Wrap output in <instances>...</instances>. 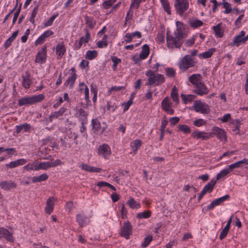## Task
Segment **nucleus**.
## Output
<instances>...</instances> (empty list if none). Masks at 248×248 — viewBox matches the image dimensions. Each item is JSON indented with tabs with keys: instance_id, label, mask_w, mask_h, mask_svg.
Segmentation results:
<instances>
[{
	"instance_id": "nucleus-1",
	"label": "nucleus",
	"mask_w": 248,
	"mask_h": 248,
	"mask_svg": "<svg viewBox=\"0 0 248 248\" xmlns=\"http://www.w3.org/2000/svg\"><path fill=\"white\" fill-rule=\"evenodd\" d=\"M177 29L173 34L167 32V46L169 48H180L184 42V39L187 36L184 24L180 21L176 22Z\"/></svg>"
},
{
	"instance_id": "nucleus-2",
	"label": "nucleus",
	"mask_w": 248,
	"mask_h": 248,
	"mask_svg": "<svg viewBox=\"0 0 248 248\" xmlns=\"http://www.w3.org/2000/svg\"><path fill=\"white\" fill-rule=\"evenodd\" d=\"M145 75L148 77L146 83L147 85L158 86L165 81V78L163 75L155 74L150 70L147 71Z\"/></svg>"
},
{
	"instance_id": "nucleus-3",
	"label": "nucleus",
	"mask_w": 248,
	"mask_h": 248,
	"mask_svg": "<svg viewBox=\"0 0 248 248\" xmlns=\"http://www.w3.org/2000/svg\"><path fill=\"white\" fill-rule=\"evenodd\" d=\"M44 98L45 96L43 94L35 95L30 97H24L18 100V104L19 106L32 105L42 101Z\"/></svg>"
},
{
	"instance_id": "nucleus-4",
	"label": "nucleus",
	"mask_w": 248,
	"mask_h": 248,
	"mask_svg": "<svg viewBox=\"0 0 248 248\" xmlns=\"http://www.w3.org/2000/svg\"><path fill=\"white\" fill-rule=\"evenodd\" d=\"M188 0H175L174 8L176 13L180 16L183 14L189 8Z\"/></svg>"
},
{
	"instance_id": "nucleus-5",
	"label": "nucleus",
	"mask_w": 248,
	"mask_h": 248,
	"mask_svg": "<svg viewBox=\"0 0 248 248\" xmlns=\"http://www.w3.org/2000/svg\"><path fill=\"white\" fill-rule=\"evenodd\" d=\"M194 61L189 55H186L183 58L179 63L180 69L186 71L188 68L194 65Z\"/></svg>"
},
{
	"instance_id": "nucleus-6",
	"label": "nucleus",
	"mask_w": 248,
	"mask_h": 248,
	"mask_svg": "<svg viewBox=\"0 0 248 248\" xmlns=\"http://www.w3.org/2000/svg\"><path fill=\"white\" fill-rule=\"evenodd\" d=\"M194 108L197 112L202 114H207L210 112L209 106L201 100H197L194 103Z\"/></svg>"
},
{
	"instance_id": "nucleus-7",
	"label": "nucleus",
	"mask_w": 248,
	"mask_h": 248,
	"mask_svg": "<svg viewBox=\"0 0 248 248\" xmlns=\"http://www.w3.org/2000/svg\"><path fill=\"white\" fill-rule=\"evenodd\" d=\"M132 227L130 223L128 221L124 222L120 233V235L126 239H129V236L132 233Z\"/></svg>"
},
{
	"instance_id": "nucleus-8",
	"label": "nucleus",
	"mask_w": 248,
	"mask_h": 248,
	"mask_svg": "<svg viewBox=\"0 0 248 248\" xmlns=\"http://www.w3.org/2000/svg\"><path fill=\"white\" fill-rule=\"evenodd\" d=\"M216 182L217 180L212 179L206 185H205L200 195L198 196V200H200L206 193L211 192L213 189L214 186L216 184Z\"/></svg>"
},
{
	"instance_id": "nucleus-9",
	"label": "nucleus",
	"mask_w": 248,
	"mask_h": 248,
	"mask_svg": "<svg viewBox=\"0 0 248 248\" xmlns=\"http://www.w3.org/2000/svg\"><path fill=\"white\" fill-rule=\"evenodd\" d=\"M98 153L99 155L103 156L105 159H108L111 152L109 146L104 144L98 147Z\"/></svg>"
},
{
	"instance_id": "nucleus-10",
	"label": "nucleus",
	"mask_w": 248,
	"mask_h": 248,
	"mask_svg": "<svg viewBox=\"0 0 248 248\" xmlns=\"http://www.w3.org/2000/svg\"><path fill=\"white\" fill-rule=\"evenodd\" d=\"M191 136L195 139L207 140L212 137V134H211V132H205L196 130L192 133Z\"/></svg>"
},
{
	"instance_id": "nucleus-11",
	"label": "nucleus",
	"mask_w": 248,
	"mask_h": 248,
	"mask_svg": "<svg viewBox=\"0 0 248 248\" xmlns=\"http://www.w3.org/2000/svg\"><path fill=\"white\" fill-rule=\"evenodd\" d=\"M212 132H211V134H212V137L216 135L220 140H224L225 141L227 140L226 133L222 129L214 127L212 128Z\"/></svg>"
},
{
	"instance_id": "nucleus-12",
	"label": "nucleus",
	"mask_w": 248,
	"mask_h": 248,
	"mask_svg": "<svg viewBox=\"0 0 248 248\" xmlns=\"http://www.w3.org/2000/svg\"><path fill=\"white\" fill-rule=\"evenodd\" d=\"M161 106L162 109L169 114H173L174 110L171 108V102L170 99L168 97H165L161 102Z\"/></svg>"
},
{
	"instance_id": "nucleus-13",
	"label": "nucleus",
	"mask_w": 248,
	"mask_h": 248,
	"mask_svg": "<svg viewBox=\"0 0 248 248\" xmlns=\"http://www.w3.org/2000/svg\"><path fill=\"white\" fill-rule=\"evenodd\" d=\"M32 83L31 75L29 71H26L25 74L22 76V86L25 89H29Z\"/></svg>"
},
{
	"instance_id": "nucleus-14",
	"label": "nucleus",
	"mask_w": 248,
	"mask_h": 248,
	"mask_svg": "<svg viewBox=\"0 0 248 248\" xmlns=\"http://www.w3.org/2000/svg\"><path fill=\"white\" fill-rule=\"evenodd\" d=\"M194 92L197 94L202 96L208 94L209 92V90L205 84L202 82L194 87Z\"/></svg>"
},
{
	"instance_id": "nucleus-15",
	"label": "nucleus",
	"mask_w": 248,
	"mask_h": 248,
	"mask_svg": "<svg viewBox=\"0 0 248 248\" xmlns=\"http://www.w3.org/2000/svg\"><path fill=\"white\" fill-rule=\"evenodd\" d=\"M245 35V32L244 31H242L239 35L234 37L233 42L230 44V46H238L241 43H245L246 42L244 38Z\"/></svg>"
},
{
	"instance_id": "nucleus-16",
	"label": "nucleus",
	"mask_w": 248,
	"mask_h": 248,
	"mask_svg": "<svg viewBox=\"0 0 248 248\" xmlns=\"http://www.w3.org/2000/svg\"><path fill=\"white\" fill-rule=\"evenodd\" d=\"M188 80L190 83L194 86V87L202 83V77L199 74H194L191 75L188 78Z\"/></svg>"
},
{
	"instance_id": "nucleus-17",
	"label": "nucleus",
	"mask_w": 248,
	"mask_h": 248,
	"mask_svg": "<svg viewBox=\"0 0 248 248\" xmlns=\"http://www.w3.org/2000/svg\"><path fill=\"white\" fill-rule=\"evenodd\" d=\"M55 202V199L53 197H50L47 199L45 209V212L46 214L49 215L53 212Z\"/></svg>"
},
{
	"instance_id": "nucleus-18",
	"label": "nucleus",
	"mask_w": 248,
	"mask_h": 248,
	"mask_svg": "<svg viewBox=\"0 0 248 248\" xmlns=\"http://www.w3.org/2000/svg\"><path fill=\"white\" fill-rule=\"evenodd\" d=\"M2 237L5 238L7 241L11 242L14 240L12 233L4 228H0V238Z\"/></svg>"
},
{
	"instance_id": "nucleus-19",
	"label": "nucleus",
	"mask_w": 248,
	"mask_h": 248,
	"mask_svg": "<svg viewBox=\"0 0 248 248\" xmlns=\"http://www.w3.org/2000/svg\"><path fill=\"white\" fill-rule=\"evenodd\" d=\"M46 48L43 47L41 50L38 53L35 62L39 63H43L46 61Z\"/></svg>"
},
{
	"instance_id": "nucleus-20",
	"label": "nucleus",
	"mask_w": 248,
	"mask_h": 248,
	"mask_svg": "<svg viewBox=\"0 0 248 248\" xmlns=\"http://www.w3.org/2000/svg\"><path fill=\"white\" fill-rule=\"evenodd\" d=\"M229 197V195H226L221 198L216 199L215 200L213 201L208 206V209H213L216 206L219 205L221 202L228 200Z\"/></svg>"
},
{
	"instance_id": "nucleus-21",
	"label": "nucleus",
	"mask_w": 248,
	"mask_h": 248,
	"mask_svg": "<svg viewBox=\"0 0 248 248\" xmlns=\"http://www.w3.org/2000/svg\"><path fill=\"white\" fill-rule=\"evenodd\" d=\"M0 186L5 190H9L16 187V184L12 181L0 182Z\"/></svg>"
},
{
	"instance_id": "nucleus-22",
	"label": "nucleus",
	"mask_w": 248,
	"mask_h": 248,
	"mask_svg": "<svg viewBox=\"0 0 248 248\" xmlns=\"http://www.w3.org/2000/svg\"><path fill=\"white\" fill-rule=\"evenodd\" d=\"M244 164L248 165V160L247 158H244L242 160L236 162L230 165L228 167L231 170H233L236 168H242L243 167Z\"/></svg>"
},
{
	"instance_id": "nucleus-23",
	"label": "nucleus",
	"mask_w": 248,
	"mask_h": 248,
	"mask_svg": "<svg viewBox=\"0 0 248 248\" xmlns=\"http://www.w3.org/2000/svg\"><path fill=\"white\" fill-rule=\"evenodd\" d=\"M27 161L23 158L19 159L16 161H12L8 164H6V166L9 168L16 167L19 165H23L26 164Z\"/></svg>"
},
{
	"instance_id": "nucleus-24",
	"label": "nucleus",
	"mask_w": 248,
	"mask_h": 248,
	"mask_svg": "<svg viewBox=\"0 0 248 248\" xmlns=\"http://www.w3.org/2000/svg\"><path fill=\"white\" fill-rule=\"evenodd\" d=\"M75 109L76 110V116L79 117L81 122L86 121L88 113L81 108L78 109L76 108Z\"/></svg>"
},
{
	"instance_id": "nucleus-25",
	"label": "nucleus",
	"mask_w": 248,
	"mask_h": 248,
	"mask_svg": "<svg viewBox=\"0 0 248 248\" xmlns=\"http://www.w3.org/2000/svg\"><path fill=\"white\" fill-rule=\"evenodd\" d=\"M66 110L65 108L62 107L58 111L54 112L49 116V121L52 122L53 119H57L62 116Z\"/></svg>"
},
{
	"instance_id": "nucleus-26",
	"label": "nucleus",
	"mask_w": 248,
	"mask_h": 248,
	"mask_svg": "<svg viewBox=\"0 0 248 248\" xmlns=\"http://www.w3.org/2000/svg\"><path fill=\"white\" fill-rule=\"evenodd\" d=\"M76 220L81 227H83L86 223V217L83 214H78L76 215Z\"/></svg>"
},
{
	"instance_id": "nucleus-27",
	"label": "nucleus",
	"mask_w": 248,
	"mask_h": 248,
	"mask_svg": "<svg viewBox=\"0 0 248 248\" xmlns=\"http://www.w3.org/2000/svg\"><path fill=\"white\" fill-rule=\"evenodd\" d=\"M76 78L77 75L76 73H72L71 76L70 77H69L68 79L66 80L64 83V85L66 86H69L70 88H72L75 83Z\"/></svg>"
},
{
	"instance_id": "nucleus-28",
	"label": "nucleus",
	"mask_w": 248,
	"mask_h": 248,
	"mask_svg": "<svg viewBox=\"0 0 248 248\" xmlns=\"http://www.w3.org/2000/svg\"><path fill=\"white\" fill-rule=\"evenodd\" d=\"M56 53L59 58H61L66 51L64 45L62 43L58 44L56 46Z\"/></svg>"
},
{
	"instance_id": "nucleus-29",
	"label": "nucleus",
	"mask_w": 248,
	"mask_h": 248,
	"mask_svg": "<svg viewBox=\"0 0 248 248\" xmlns=\"http://www.w3.org/2000/svg\"><path fill=\"white\" fill-rule=\"evenodd\" d=\"M127 204L132 209L140 208V202L136 201L134 198L130 197L127 202Z\"/></svg>"
},
{
	"instance_id": "nucleus-30",
	"label": "nucleus",
	"mask_w": 248,
	"mask_h": 248,
	"mask_svg": "<svg viewBox=\"0 0 248 248\" xmlns=\"http://www.w3.org/2000/svg\"><path fill=\"white\" fill-rule=\"evenodd\" d=\"M48 178V176L44 173L37 176H34L31 178V181L33 183L36 182H41L46 180Z\"/></svg>"
},
{
	"instance_id": "nucleus-31",
	"label": "nucleus",
	"mask_w": 248,
	"mask_h": 248,
	"mask_svg": "<svg viewBox=\"0 0 248 248\" xmlns=\"http://www.w3.org/2000/svg\"><path fill=\"white\" fill-rule=\"evenodd\" d=\"M81 168L85 171L94 172H99L101 170L100 168L92 167L87 164H82Z\"/></svg>"
},
{
	"instance_id": "nucleus-32",
	"label": "nucleus",
	"mask_w": 248,
	"mask_h": 248,
	"mask_svg": "<svg viewBox=\"0 0 248 248\" xmlns=\"http://www.w3.org/2000/svg\"><path fill=\"white\" fill-rule=\"evenodd\" d=\"M27 171L38 170V162L34 161L32 163H29L23 167Z\"/></svg>"
},
{
	"instance_id": "nucleus-33",
	"label": "nucleus",
	"mask_w": 248,
	"mask_h": 248,
	"mask_svg": "<svg viewBox=\"0 0 248 248\" xmlns=\"http://www.w3.org/2000/svg\"><path fill=\"white\" fill-rule=\"evenodd\" d=\"M149 53V47L147 45H144L142 48V51L140 54V59H145Z\"/></svg>"
},
{
	"instance_id": "nucleus-34",
	"label": "nucleus",
	"mask_w": 248,
	"mask_h": 248,
	"mask_svg": "<svg viewBox=\"0 0 248 248\" xmlns=\"http://www.w3.org/2000/svg\"><path fill=\"white\" fill-rule=\"evenodd\" d=\"M189 24L193 28H196L203 25V22L197 18H193L189 20Z\"/></svg>"
},
{
	"instance_id": "nucleus-35",
	"label": "nucleus",
	"mask_w": 248,
	"mask_h": 248,
	"mask_svg": "<svg viewBox=\"0 0 248 248\" xmlns=\"http://www.w3.org/2000/svg\"><path fill=\"white\" fill-rule=\"evenodd\" d=\"M130 145L133 150L134 154H136L137 150L141 145V142L140 140H134L131 143Z\"/></svg>"
},
{
	"instance_id": "nucleus-36",
	"label": "nucleus",
	"mask_w": 248,
	"mask_h": 248,
	"mask_svg": "<svg viewBox=\"0 0 248 248\" xmlns=\"http://www.w3.org/2000/svg\"><path fill=\"white\" fill-rule=\"evenodd\" d=\"M221 23H219L217 26L213 27V30L215 31L216 36L219 38L222 37L223 34V31L221 28Z\"/></svg>"
},
{
	"instance_id": "nucleus-37",
	"label": "nucleus",
	"mask_w": 248,
	"mask_h": 248,
	"mask_svg": "<svg viewBox=\"0 0 248 248\" xmlns=\"http://www.w3.org/2000/svg\"><path fill=\"white\" fill-rule=\"evenodd\" d=\"M31 128V126L29 124H23L17 125L16 126V132L17 133H20L22 130H24V131H28Z\"/></svg>"
},
{
	"instance_id": "nucleus-38",
	"label": "nucleus",
	"mask_w": 248,
	"mask_h": 248,
	"mask_svg": "<svg viewBox=\"0 0 248 248\" xmlns=\"http://www.w3.org/2000/svg\"><path fill=\"white\" fill-rule=\"evenodd\" d=\"M215 51V48H212L209 49L207 51L201 53L199 55V57H202L204 59H207L211 57L213 53Z\"/></svg>"
},
{
	"instance_id": "nucleus-39",
	"label": "nucleus",
	"mask_w": 248,
	"mask_h": 248,
	"mask_svg": "<svg viewBox=\"0 0 248 248\" xmlns=\"http://www.w3.org/2000/svg\"><path fill=\"white\" fill-rule=\"evenodd\" d=\"M151 216V212L150 211H145L143 212L138 213L136 215V217L138 218H149Z\"/></svg>"
},
{
	"instance_id": "nucleus-40",
	"label": "nucleus",
	"mask_w": 248,
	"mask_h": 248,
	"mask_svg": "<svg viewBox=\"0 0 248 248\" xmlns=\"http://www.w3.org/2000/svg\"><path fill=\"white\" fill-rule=\"evenodd\" d=\"M38 170H46L50 168H51L50 162H38Z\"/></svg>"
},
{
	"instance_id": "nucleus-41",
	"label": "nucleus",
	"mask_w": 248,
	"mask_h": 248,
	"mask_svg": "<svg viewBox=\"0 0 248 248\" xmlns=\"http://www.w3.org/2000/svg\"><path fill=\"white\" fill-rule=\"evenodd\" d=\"M93 129L95 131L99 132L101 130V124L97 119L92 120Z\"/></svg>"
},
{
	"instance_id": "nucleus-42",
	"label": "nucleus",
	"mask_w": 248,
	"mask_h": 248,
	"mask_svg": "<svg viewBox=\"0 0 248 248\" xmlns=\"http://www.w3.org/2000/svg\"><path fill=\"white\" fill-rule=\"evenodd\" d=\"M231 170H230L229 168L228 167V169H224L222 170L219 173H218L217 175V178L216 180H218L225 176H226L229 173V172Z\"/></svg>"
},
{
	"instance_id": "nucleus-43",
	"label": "nucleus",
	"mask_w": 248,
	"mask_h": 248,
	"mask_svg": "<svg viewBox=\"0 0 248 248\" xmlns=\"http://www.w3.org/2000/svg\"><path fill=\"white\" fill-rule=\"evenodd\" d=\"M97 52L95 50H89L88 51L86 54V58L89 59V60H92L93 59H94L97 57Z\"/></svg>"
},
{
	"instance_id": "nucleus-44",
	"label": "nucleus",
	"mask_w": 248,
	"mask_h": 248,
	"mask_svg": "<svg viewBox=\"0 0 248 248\" xmlns=\"http://www.w3.org/2000/svg\"><path fill=\"white\" fill-rule=\"evenodd\" d=\"M178 128L181 131H182L185 134L189 133L191 131L190 127L185 124H180L178 126Z\"/></svg>"
},
{
	"instance_id": "nucleus-45",
	"label": "nucleus",
	"mask_w": 248,
	"mask_h": 248,
	"mask_svg": "<svg viewBox=\"0 0 248 248\" xmlns=\"http://www.w3.org/2000/svg\"><path fill=\"white\" fill-rule=\"evenodd\" d=\"M171 96L174 102H176L177 104L178 103V93L177 90L174 87L171 91Z\"/></svg>"
},
{
	"instance_id": "nucleus-46",
	"label": "nucleus",
	"mask_w": 248,
	"mask_h": 248,
	"mask_svg": "<svg viewBox=\"0 0 248 248\" xmlns=\"http://www.w3.org/2000/svg\"><path fill=\"white\" fill-rule=\"evenodd\" d=\"M145 0H132V2L131 3L130 8H135L138 9L140 7V3Z\"/></svg>"
},
{
	"instance_id": "nucleus-47",
	"label": "nucleus",
	"mask_w": 248,
	"mask_h": 248,
	"mask_svg": "<svg viewBox=\"0 0 248 248\" xmlns=\"http://www.w3.org/2000/svg\"><path fill=\"white\" fill-rule=\"evenodd\" d=\"M162 5L165 10V11L168 14H170L171 11L170 8V5L168 1L166 0H161Z\"/></svg>"
},
{
	"instance_id": "nucleus-48",
	"label": "nucleus",
	"mask_w": 248,
	"mask_h": 248,
	"mask_svg": "<svg viewBox=\"0 0 248 248\" xmlns=\"http://www.w3.org/2000/svg\"><path fill=\"white\" fill-rule=\"evenodd\" d=\"M166 75L170 78H173L175 75V71L172 68H167L165 70Z\"/></svg>"
},
{
	"instance_id": "nucleus-49",
	"label": "nucleus",
	"mask_w": 248,
	"mask_h": 248,
	"mask_svg": "<svg viewBox=\"0 0 248 248\" xmlns=\"http://www.w3.org/2000/svg\"><path fill=\"white\" fill-rule=\"evenodd\" d=\"M152 236L151 235H148L144 238V241L141 245L142 247L143 248L147 247L149 245V244L152 241Z\"/></svg>"
},
{
	"instance_id": "nucleus-50",
	"label": "nucleus",
	"mask_w": 248,
	"mask_h": 248,
	"mask_svg": "<svg viewBox=\"0 0 248 248\" xmlns=\"http://www.w3.org/2000/svg\"><path fill=\"white\" fill-rule=\"evenodd\" d=\"M223 7L225 9V10L224 11L225 14H229L232 11V8L231 4L227 2H224L223 3Z\"/></svg>"
},
{
	"instance_id": "nucleus-51",
	"label": "nucleus",
	"mask_w": 248,
	"mask_h": 248,
	"mask_svg": "<svg viewBox=\"0 0 248 248\" xmlns=\"http://www.w3.org/2000/svg\"><path fill=\"white\" fill-rule=\"evenodd\" d=\"M164 119L161 123V132L162 133V137H164V134L165 132V129L166 128V126L168 124V121L166 120V116L164 117Z\"/></svg>"
},
{
	"instance_id": "nucleus-52",
	"label": "nucleus",
	"mask_w": 248,
	"mask_h": 248,
	"mask_svg": "<svg viewBox=\"0 0 248 248\" xmlns=\"http://www.w3.org/2000/svg\"><path fill=\"white\" fill-rule=\"evenodd\" d=\"M107 109L109 110L114 111L117 108V105L111 102H108L107 105Z\"/></svg>"
},
{
	"instance_id": "nucleus-53",
	"label": "nucleus",
	"mask_w": 248,
	"mask_h": 248,
	"mask_svg": "<svg viewBox=\"0 0 248 248\" xmlns=\"http://www.w3.org/2000/svg\"><path fill=\"white\" fill-rule=\"evenodd\" d=\"M114 2L115 1H112V0L105 1L103 3V6L105 9H107L109 8Z\"/></svg>"
},
{
	"instance_id": "nucleus-54",
	"label": "nucleus",
	"mask_w": 248,
	"mask_h": 248,
	"mask_svg": "<svg viewBox=\"0 0 248 248\" xmlns=\"http://www.w3.org/2000/svg\"><path fill=\"white\" fill-rule=\"evenodd\" d=\"M86 21L87 24L91 28H93L95 25V22L93 21V19H90L88 16L86 17Z\"/></svg>"
},
{
	"instance_id": "nucleus-55",
	"label": "nucleus",
	"mask_w": 248,
	"mask_h": 248,
	"mask_svg": "<svg viewBox=\"0 0 248 248\" xmlns=\"http://www.w3.org/2000/svg\"><path fill=\"white\" fill-rule=\"evenodd\" d=\"M124 88V87H122V86L112 87L108 91V95H110L111 94V92L112 91H120Z\"/></svg>"
},
{
	"instance_id": "nucleus-56",
	"label": "nucleus",
	"mask_w": 248,
	"mask_h": 248,
	"mask_svg": "<svg viewBox=\"0 0 248 248\" xmlns=\"http://www.w3.org/2000/svg\"><path fill=\"white\" fill-rule=\"evenodd\" d=\"M181 97L182 99L185 101L186 103L192 101L195 98V96L193 95H189L186 97L184 95L182 94L181 95Z\"/></svg>"
},
{
	"instance_id": "nucleus-57",
	"label": "nucleus",
	"mask_w": 248,
	"mask_h": 248,
	"mask_svg": "<svg viewBox=\"0 0 248 248\" xmlns=\"http://www.w3.org/2000/svg\"><path fill=\"white\" fill-rule=\"evenodd\" d=\"M112 61L113 62V68L115 70L117 64L121 62V60L116 57H112Z\"/></svg>"
},
{
	"instance_id": "nucleus-58",
	"label": "nucleus",
	"mask_w": 248,
	"mask_h": 248,
	"mask_svg": "<svg viewBox=\"0 0 248 248\" xmlns=\"http://www.w3.org/2000/svg\"><path fill=\"white\" fill-rule=\"evenodd\" d=\"M85 36L82 37L81 38H83V43H88L90 38V34L88 30L86 29Z\"/></svg>"
},
{
	"instance_id": "nucleus-59",
	"label": "nucleus",
	"mask_w": 248,
	"mask_h": 248,
	"mask_svg": "<svg viewBox=\"0 0 248 248\" xmlns=\"http://www.w3.org/2000/svg\"><path fill=\"white\" fill-rule=\"evenodd\" d=\"M132 11L130 9L129 10V11L127 12L126 17H125V23H124L125 25H126L127 22L128 21L132 19Z\"/></svg>"
},
{
	"instance_id": "nucleus-60",
	"label": "nucleus",
	"mask_w": 248,
	"mask_h": 248,
	"mask_svg": "<svg viewBox=\"0 0 248 248\" xmlns=\"http://www.w3.org/2000/svg\"><path fill=\"white\" fill-rule=\"evenodd\" d=\"M204 124V122L203 120H202V119H199L196 120L194 122V124L195 126H198V127L202 126V125Z\"/></svg>"
},
{
	"instance_id": "nucleus-61",
	"label": "nucleus",
	"mask_w": 248,
	"mask_h": 248,
	"mask_svg": "<svg viewBox=\"0 0 248 248\" xmlns=\"http://www.w3.org/2000/svg\"><path fill=\"white\" fill-rule=\"evenodd\" d=\"M180 120L179 118L177 117H171L170 119V122L172 125H175L179 122Z\"/></svg>"
},
{
	"instance_id": "nucleus-62",
	"label": "nucleus",
	"mask_w": 248,
	"mask_h": 248,
	"mask_svg": "<svg viewBox=\"0 0 248 248\" xmlns=\"http://www.w3.org/2000/svg\"><path fill=\"white\" fill-rule=\"evenodd\" d=\"M195 38L192 37L188 40H187L186 42V46H192L195 42Z\"/></svg>"
},
{
	"instance_id": "nucleus-63",
	"label": "nucleus",
	"mask_w": 248,
	"mask_h": 248,
	"mask_svg": "<svg viewBox=\"0 0 248 248\" xmlns=\"http://www.w3.org/2000/svg\"><path fill=\"white\" fill-rule=\"evenodd\" d=\"M50 164L51 167H56L63 164V163L60 159H57L53 162H50Z\"/></svg>"
},
{
	"instance_id": "nucleus-64",
	"label": "nucleus",
	"mask_w": 248,
	"mask_h": 248,
	"mask_svg": "<svg viewBox=\"0 0 248 248\" xmlns=\"http://www.w3.org/2000/svg\"><path fill=\"white\" fill-rule=\"evenodd\" d=\"M57 16V15H54L52 16H51L49 19L45 23L46 26H50L53 22L54 21L55 18Z\"/></svg>"
}]
</instances>
